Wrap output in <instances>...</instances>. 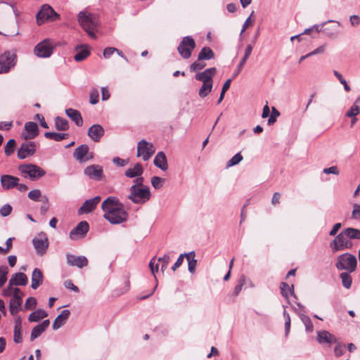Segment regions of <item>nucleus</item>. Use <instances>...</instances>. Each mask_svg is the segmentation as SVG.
<instances>
[{
  "instance_id": "09e8293b",
  "label": "nucleus",
  "mask_w": 360,
  "mask_h": 360,
  "mask_svg": "<svg viewBox=\"0 0 360 360\" xmlns=\"http://www.w3.org/2000/svg\"><path fill=\"white\" fill-rule=\"evenodd\" d=\"M206 64L202 60H196L190 65V70L191 72H197L205 67Z\"/></svg>"
},
{
  "instance_id": "5fc2aeb1",
  "label": "nucleus",
  "mask_w": 360,
  "mask_h": 360,
  "mask_svg": "<svg viewBox=\"0 0 360 360\" xmlns=\"http://www.w3.org/2000/svg\"><path fill=\"white\" fill-rule=\"evenodd\" d=\"M41 201L43 202V205L40 207L41 213L45 214L49 209V198L46 195H44Z\"/></svg>"
},
{
  "instance_id": "6e6552de",
  "label": "nucleus",
  "mask_w": 360,
  "mask_h": 360,
  "mask_svg": "<svg viewBox=\"0 0 360 360\" xmlns=\"http://www.w3.org/2000/svg\"><path fill=\"white\" fill-rule=\"evenodd\" d=\"M155 152V148L152 143L145 139L141 140L137 146V156L141 157L143 160H148Z\"/></svg>"
},
{
  "instance_id": "7c9ffc66",
  "label": "nucleus",
  "mask_w": 360,
  "mask_h": 360,
  "mask_svg": "<svg viewBox=\"0 0 360 360\" xmlns=\"http://www.w3.org/2000/svg\"><path fill=\"white\" fill-rule=\"evenodd\" d=\"M281 293L287 301L289 302V295H292L295 298H297L294 292V285L290 286L287 283L282 282L280 285Z\"/></svg>"
},
{
  "instance_id": "1a4fd4ad",
  "label": "nucleus",
  "mask_w": 360,
  "mask_h": 360,
  "mask_svg": "<svg viewBox=\"0 0 360 360\" xmlns=\"http://www.w3.org/2000/svg\"><path fill=\"white\" fill-rule=\"evenodd\" d=\"M32 244L38 255H44L49 245L46 234L44 232L39 233L37 236L32 239Z\"/></svg>"
},
{
  "instance_id": "a878e982",
  "label": "nucleus",
  "mask_w": 360,
  "mask_h": 360,
  "mask_svg": "<svg viewBox=\"0 0 360 360\" xmlns=\"http://www.w3.org/2000/svg\"><path fill=\"white\" fill-rule=\"evenodd\" d=\"M70 315V311L68 309H64L61 311V313L56 318L55 321L53 323V329L58 330L61 326L65 325L67 320L68 319Z\"/></svg>"
},
{
  "instance_id": "c03bdc74",
  "label": "nucleus",
  "mask_w": 360,
  "mask_h": 360,
  "mask_svg": "<svg viewBox=\"0 0 360 360\" xmlns=\"http://www.w3.org/2000/svg\"><path fill=\"white\" fill-rule=\"evenodd\" d=\"M8 273V269L6 266H0V288L7 281Z\"/></svg>"
},
{
  "instance_id": "cd10ccee",
  "label": "nucleus",
  "mask_w": 360,
  "mask_h": 360,
  "mask_svg": "<svg viewBox=\"0 0 360 360\" xmlns=\"http://www.w3.org/2000/svg\"><path fill=\"white\" fill-rule=\"evenodd\" d=\"M154 165L162 171H166L168 168L167 160L165 154L162 151H160L155 155Z\"/></svg>"
},
{
  "instance_id": "ea45409f",
  "label": "nucleus",
  "mask_w": 360,
  "mask_h": 360,
  "mask_svg": "<svg viewBox=\"0 0 360 360\" xmlns=\"http://www.w3.org/2000/svg\"><path fill=\"white\" fill-rule=\"evenodd\" d=\"M212 86L213 83H202L198 91L199 96L202 98L206 97L212 91Z\"/></svg>"
},
{
  "instance_id": "2eb2a0df",
  "label": "nucleus",
  "mask_w": 360,
  "mask_h": 360,
  "mask_svg": "<svg viewBox=\"0 0 360 360\" xmlns=\"http://www.w3.org/2000/svg\"><path fill=\"white\" fill-rule=\"evenodd\" d=\"M84 173L93 180L102 181L104 179L103 167L98 165H91L86 167Z\"/></svg>"
},
{
  "instance_id": "58836bf2",
  "label": "nucleus",
  "mask_w": 360,
  "mask_h": 360,
  "mask_svg": "<svg viewBox=\"0 0 360 360\" xmlns=\"http://www.w3.org/2000/svg\"><path fill=\"white\" fill-rule=\"evenodd\" d=\"M351 272H342L340 274V277L342 280V285L347 288H350L352 283V276L350 275Z\"/></svg>"
},
{
  "instance_id": "0eeeda50",
  "label": "nucleus",
  "mask_w": 360,
  "mask_h": 360,
  "mask_svg": "<svg viewBox=\"0 0 360 360\" xmlns=\"http://www.w3.org/2000/svg\"><path fill=\"white\" fill-rule=\"evenodd\" d=\"M58 18L59 15L48 4L43 5L37 14V21L39 25L43 24L46 20L54 21Z\"/></svg>"
},
{
  "instance_id": "e433bc0d",
  "label": "nucleus",
  "mask_w": 360,
  "mask_h": 360,
  "mask_svg": "<svg viewBox=\"0 0 360 360\" xmlns=\"http://www.w3.org/2000/svg\"><path fill=\"white\" fill-rule=\"evenodd\" d=\"M44 136L46 139H52L56 141H60L67 139L69 136V134L67 133L45 132Z\"/></svg>"
},
{
  "instance_id": "8fccbe9b",
  "label": "nucleus",
  "mask_w": 360,
  "mask_h": 360,
  "mask_svg": "<svg viewBox=\"0 0 360 360\" xmlns=\"http://www.w3.org/2000/svg\"><path fill=\"white\" fill-rule=\"evenodd\" d=\"M165 179L159 176H153L151 178V184L155 189H160L162 187Z\"/></svg>"
},
{
  "instance_id": "864d4df0",
  "label": "nucleus",
  "mask_w": 360,
  "mask_h": 360,
  "mask_svg": "<svg viewBox=\"0 0 360 360\" xmlns=\"http://www.w3.org/2000/svg\"><path fill=\"white\" fill-rule=\"evenodd\" d=\"M359 106L355 103L347 111L345 115L347 117H354L359 113Z\"/></svg>"
},
{
  "instance_id": "4c0bfd02",
  "label": "nucleus",
  "mask_w": 360,
  "mask_h": 360,
  "mask_svg": "<svg viewBox=\"0 0 360 360\" xmlns=\"http://www.w3.org/2000/svg\"><path fill=\"white\" fill-rule=\"evenodd\" d=\"M297 314L304 325L306 331L308 333L312 332L314 330V326L310 318L302 313H297Z\"/></svg>"
},
{
  "instance_id": "6ab92c4d",
  "label": "nucleus",
  "mask_w": 360,
  "mask_h": 360,
  "mask_svg": "<svg viewBox=\"0 0 360 360\" xmlns=\"http://www.w3.org/2000/svg\"><path fill=\"white\" fill-rule=\"evenodd\" d=\"M105 130L103 127L98 124H95L91 126L89 129L87 134L89 138L95 142H98L103 136Z\"/></svg>"
},
{
  "instance_id": "a211bd4d",
  "label": "nucleus",
  "mask_w": 360,
  "mask_h": 360,
  "mask_svg": "<svg viewBox=\"0 0 360 360\" xmlns=\"http://www.w3.org/2000/svg\"><path fill=\"white\" fill-rule=\"evenodd\" d=\"M67 263L70 266H77L78 268H83L88 265V259L85 256H75L72 254H67Z\"/></svg>"
},
{
  "instance_id": "c9c22d12",
  "label": "nucleus",
  "mask_w": 360,
  "mask_h": 360,
  "mask_svg": "<svg viewBox=\"0 0 360 360\" xmlns=\"http://www.w3.org/2000/svg\"><path fill=\"white\" fill-rule=\"evenodd\" d=\"M55 127L58 131H67L69 129L68 121L60 117L55 118Z\"/></svg>"
},
{
  "instance_id": "b1692460",
  "label": "nucleus",
  "mask_w": 360,
  "mask_h": 360,
  "mask_svg": "<svg viewBox=\"0 0 360 360\" xmlns=\"http://www.w3.org/2000/svg\"><path fill=\"white\" fill-rule=\"evenodd\" d=\"M13 341L16 344L22 342V319L20 316H17L14 319Z\"/></svg>"
},
{
  "instance_id": "603ef678",
  "label": "nucleus",
  "mask_w": 360,
  "mask_h": 360,
  "mask_svg": "<svg viewBox=\"0 0 360 360\" xmlns=\"http://www.w3.org/2000/svg\"><path fill=\"white\" fill-rule=\"evenodd\" d=\"M334 75L337 77L339 82L343 84L345 90L348 92L351 90L350 86L347 84L346 80L342 77V75L336 70L333 71Z\"/></svg>"
},
{
  "instance_id": "473e14b6",
  "label": "nucleus",
  "mask_w": 360,
  "mask_h": 360,
  "mask_svg": "<svg viewBox=\"0 0 360 360\" xmlns=\"http://www.w3.org/2000/svg\"><path fill=\"white\" fill-rule=\"evenodd\" d=\"M48 316V314L46 311L41 309H38L37 310L32 312L28 316V321L30 322H38L41 319H43Z\"/></svg>"
},
{
  "instance_id": "9b49d317",
  "label": "nucleus",
  "mask_w": 360,
  "mask_h": 360,
  "mask_svg": "<svg viewBox=\"0 0 360 360\" xmlns=\"http://www.w3.org/2000/svg\"><path fill=\"white\" fill-rule=\"evenodd\" d=\"M23 295L24 294L20 288H14L13 295L9 301V311L11 315H16L21 309Z\"/></svg>"
},
{
  "instance_id": "39448f33",
  "label": "nucleus",
  "mask_w": 360,
  "mask_h": 360,
  "mask_svg": "<svg viewBox=\"0 0 360 360\" xmlns=\"http://www.w3.org/2000/svg\"><path fill=\"white\" fill-rule=\"evenodd\" d=\"M195 47V42L193 38L191 36H186L183 37L179 43L177 51L183 58L188 59L191 56L192 51Z\"/></svg>"
},
{
  "instance_id": "f257e3e1",
  "label": "nucleus",
  "mask_w": 360,
  "mask_h": 360,
  "mask_svg": "<svg viewBox=\"0 0 360 360\" xmlns=\"http://www.w3.org/2000/svg\"><path fill=\"white\" fill-rule=\"evenodd\" d=\"M101 209L104 212L103 217L112 224H121L128 218V213L116 197L107 198L102 202Z\"/></svg>"
},
{
  "instance_id": "49530a36",
  "label": "nucleus",
  "mask_w": 360,
  "mask_h": 360,
  "mask_svg": "<svg viewBox=\"0 0 360 360\" xmlns=\"http://www.w3.org/2000/svg\"><path fill=\"white\" fill-rule=\"evenodd\" d=\"M243 158L240 153H236L233 155L227 162L226 167H230L238 165L240 162L243 160Z\"/></svg>"
},
{
  "instance_id": "13d9d810",
  "label": "nucleus",
  "mask_w": 360,
  "mask_h": 360,
  "mask_svg": "<svg viewBox=\"0 0 360 360\" xmlns=\"http://www.w3.org/2000/svg\"><path fill=\"white\" fill-rule=\"evenodd\" d=\"M12 212V207L9 204H6L0 208V214L2 217L8 216Z\"/></svg>"
},
{
  "instance_id": "f03ea898",
  "label": "nucleus",
  "mask_w": 360,
  "mask_h": 360,
  "mask_svg": "<svg viewBox=\"0 0 360 360\" xmlns=\"http://www.w3.org/2000/svg\"><path fill=\"white\" fill-rule=\"evenodd\" d=\"M78 21L79 25L91 38H96L94 31L98 26V20L95 15L81 11L78 14Z\"/></svg>"
},
{
  "instance_id": "f3484780",
  "label": "nucleus",
  "mask_w": 360,
  "mask_h": 360,
  "mask_svg": "<svg viewBox=\"0 0 360 360\" xmlns=\"http://www.w3.org/2000/svg\"><path fill=\"white\" fill-rule=\"evenodd\" d=\"M101 200V196L98 195L93 198L85 200L82 205L78 209V214L82 215L93 212L96 208Z\"/></svg>"
},
{
  "instance_id": "bb28decb",
  "label": "nucleus",
  "mask_w": 360,
  "mask_h": 360,
  "mask_svg": "<svg viewBox=\"0 0 360 360\" xmlns=\"http://www.w3.org/2000/svg\"><path fill=\"white\" fill-rule=\"evenodd\" d=\"M44 281V275L42 271L38 269L35 268L32 274V284L31 288L34 290L37 289Z\"/></svg>"
},
{
  "instance_id": "9d476101",
  "label": "nucleus",
  "mask_w": 360,
  "mask_h": 360,
  "mask_svg": "<svg viewBox=\"0 0 360 360\" xmlns=\"http://www.w3.org/2000/svg\"><path fill=\"white\" fill-rule=\"evenodd\" d=\"M347 238L348 237L346 236L345 230L337 235L330 244L333 252L351 248L352 243L351 241L347 240Z\"/></svg>"
},
{
  "instance_id": "2f4dec72",
  "label": "nucleus",
  "mask_w": 360,
  "mask_h": 360,
  "mask_svg": "<svg viewBox=\"0 0 360 360\" xmlns=\"http://www.w3.org/2000/svg\"><path fill=\"white\" fill-rule=\"evenodd\" d=\"M143 172L142 165L136 163L133 168H129L125 172V176L129 178L140 176Z\"/></svg>"
},
{
  "instance_id": "4468645a",
  "label": "nucleus",
  "mask_w": 360,
  "mask_h": 360,
  "mask_svg": "<svg viewBox=\"0 0 360 360\" xmlns=\"http://www.w3.org/2000/svg\"><path fill=\"white\" fill-rule=\"evenodd\" d=\"M37 150L36 143L34 141L24 142L18 150V158L20 160L33 155Z\"/></svg>"
},
{
  "instance_id": "5701e85b",
  "label": "nucleus",
  "mask_w": 360,
  "mask_h": 360,
  "mask_svg": "<svg viewBox=\"0 0 360 360\" xmlns=\"http://www.w3.org/2000/svg\"><path fill=\"white\" fill-rule=\"evenodd\" d=\"M317 341L320 344L338 343L336 337L327 330H320L317 333Z\"/></svg>"
},
{
  "instance_id": "79ce46f5",
  "label": "nucleus",
  "mask_w": 360,
  "mask_h": 360,
  "mask_svg": "<svg viewBox=\"0 0 360 360\" xmlns=\"http://www.w3.org/2000/svg\"><path fill=\"white\" fill-rule=\"evenodd\" d=\"M16 146L15 141L14 139H10L4 147V152L7 156L12 155L15 150Z\"/></svg>"
},
{
  "instance_id": "f704fd0d",
  "label": "nucleus",
  "mask_w": 360,
  "mask_h": 360,
  "mask_svg": "<svg viewBox=\"0 0 360 360\" xmlns=\"http://www.w3.org/2000/svg\"><path fill=\"white\" fill-rule=\"evenodd\" d=\"M198 60H210L214 58V53L207 46L203 47L198 54Z\"/></svg>"
},
{
  "instance_id": "6e6d98bb",
  "label": "nucleus",
  "mask_w": 360,
  "mask_h": 360,
  "mask_svg": "<svg viewBox=\"0 0 360 360\" xmlns=\"http://www.w3.org/2000/svg\"><path fill=\"white\" fill-rule=\"evenodd\" d=\"M99 93L97 89H94L91 91L89 96V102L92 105H95L98 102Z\"/></svg>"
},
{
  "instance_id": "338daca9",
  "label": "nucleus",
  "mask_w": 360,
  "mask_h": 360,
  "mask_svg": "<svg viewBox=\"0 0 360 360\" xmlns=\"http://www.w3.org/2000/svg\"><path fill=\"white\" fill-rule=\"evenodd\" d=\"M246 60L245 58H242L240 63L238 64V65L237 66L236 69L235 70L234 72L233 73V75H232V78H236L238 74L240 72L242 68H243V66L244 65V64L246 63Z\"/></svg>"
},
{
  "instance_id": "a19ab883",
  "label": "nucleus",
  "mask_w": 360,
  "mask_h": 360,
  "mask_svg": "<svg viewBox=\"0 0 360 360\" xmlns=\"http://www.w3.org/2000/svg\"><path fill=\"white\" fill-rule=\"evenodd\" d=\"M345 231L348 238L360 240V230L354 228H347Z\"/></svg>"
},
{
  "instance_id": "69168bd1",
  "label": "nucleus",
  "mask_w": 360,
  "mask_h": 360,
  "mask_svg": "<svg viewBox=\"0 0 360 360\" xmlns=\"http://www.w3.org/2000/svg\"><path fill=\"white\" fill-rule=\"evenodd\" d=\"M323 172L324 174H333L338 175L340 173L339 169H338V167H336V166H332V167H330L328 168H325V169H323Z\"/></svg>"
},
{
  "instance_id": "4be33fe9",
  "label": "nucleus",
  "mask_w": 360,
  "mask_h": 360,
  "mask_svg": "<svg viewBox=\"0 0 360 360\" xmlns=\"http://www.w3.org/2000/svg\"><path fill=\"white\" fill-rule=\"evenodd\" d=\"M20 179L9 174H4L1 176V184L4 190H10L15 188Z\"/></svg>"
},
{
  "instance_id": "aec40b11",
  "label": "nucleus",
  "mask_w": 360,
  "mask_h": 360,
  "mask_svg": "<svg viewBox=\"0 0 360 360\" xmlns=\"http://www.w3.org/2000/svg\"><path fill=\"white\" fill-rule=\"evenodd\" d=\"M217 72L215 68H207L203 72H198L195 78L198 81L202 82V83H213V77Z\"/></svg>"
},
{
  "instance_id": "e2e57ef3",
  "label": "nucleus",
  "mask_w": 360,
  "mask_h": 360,
  "mask_svg": "<svg viewBox=\"0 0 360 360\" xmlns=\"http://www.w3.org/2000/svg\"><path fill=\"white\" fill-rule=\"evenodd\" d=\"M14 285L10 284V281L8 282V285L7 287L3 290L2 291V295L4 297H10L13 295V290L15 288H13Z\"/></svg>"
},
{
  "instance_id": "393cba45",
  "label": "nucleus",
  "mask_w": 360,
  "mask_h": 360,
  "mask_svg": "<svg viewBox=\"0 0 360 360\" xmlns=\"http://www.w3.org/2000/svg\"><path fill=\"white\" fill-rule=\"evenodd\" d=\"M89 150V147L86 144H82L78 146L73 153V157L79 162H83L92 158H86Z\"/></svg>"
},
{
  "instance_id": "37998d69",
  "label": "nucleus",
  "mask_w": 360,
  "mask_h": 360,
  "mask_svg": "<svg viewBox=\"0 0 360 360\" xmlns=\"http://www.w3.org/2000/svg\"><path fill=\"white\" fill-rule=\"evenodd\" d=\"M28 198L35 202H39L41 200L42 195L41 192L39 189H34L30 191L27 194Z\"/></svg>"
},
{
  "instance_id": "c85d7f7f",
  "label": "nucleus",
  "mask_w": 360,
  "mask_h": 360,
  "mask_svg": "<svg viewBox=\"0 0 360 360\" xmlns=\"http://www.w3.org/2000/svg\"><path fill=\"white\" fill-rule=\"evenodd\" d=\"M65 113L77 127H82L83 124V119L79 111L73 108H68Z\"/></svg>"
},
{
  "instance_id": "4d7b16f0",
  "label": "nucleus",
  "mask_w": 360,
  "mask_h": 360,
  "mask_svg": "<svg viewBox=\"0 0 360 360\" xmlns=\"http://www.w3.org/2000/svg\"><path fill=\"white\" fill-rule=\"evenodd\" d=\"M280 115V112L274 108H272L271 115L268 120V124L271 125L276 121V117Z\"/></svg>"
},
{
  "instance_id": "de8ad7c7",
  "label": "nucleus",
  "mask_w": 360,
  "mask_h": 360,
  "mask_svg": "<svg viewBox=\"0 0 360 360\" xmlns=\"http://www.w3.org/2000/svg\"><path fill=\"white\" fill-rule=\"evenodd\" d=\"M245 283V276L242 275L238 281V284L235 286L233 290V294L235 296H237L241 291L243 286Z\"/></svg>"
},
{
  "instance_id": "680f3d73",
  "label": "nucleus",
  "mask_w": 360,
  "mask_h": 360,
  "mask_svg": "<svg viewBox=\"0 0 360 360\" xmlns=\"http://www.w3.org/2000/svg\"><path fill=\"white\" fill-rule=\"evenodd\" d=\"M335 355L338 357L341 356L345 353V345L338 343L334 349Z\"/></svg>"
},
{
  "instance_id": "c756f323",
  "label": "nucleus",
  "mask_w": 360,
  "mask_h": 360,
  "mask_svg": "<svg viewBox=\"0 0 360 360\" xmlns=\"http://www.w3.org/2000/svg\"><path fill=\"white\" fill-rule=\"evenodd\" d=\"M10 284L14 285H26L28 281L25 274L22 272L15 273L10 278Z\"/></svg>"
},
{
  "instance_id": "dca6fc26",
  "label": "nucleus",
  "mask_w": 360,
  "mask_h": 360,
  "mask_svg": "<svg viewBox=\"0 0 360 360\" xmlns=\"http://www.w3.org/2000/svg\"><path fill=\"white\" fill-rule=\"evenodd\" d=\"M89 230V225L87 221H82L71 230L70 238L72 240H76L79 238H84Z\"/></svg>"
},
{
  "instance_id": "3c124183",
  "label": "nucleus",
  "mask_w": 360,
  "mask_h": 360,
  "mask_svg": "<svg viewBox=\"0 0 360 360\" xmlns=\"http://www.w3.org/2000/svg\"><path fill=\"white\" fill-rule=\"evenodd\" d=\"M37 304V300L33 297H30L26 300L24 308L25 310L33 309L36 307Z\"/></svg>"
},
{
  "instance_id": "423d86ee",
  "label": "nucleus",
  "mask_w": 360,
  "mask_h": 360,
  "mask_svg": "<svg viewBox=\"0 0 360 360\" xmlns=\"http://www.w3.org/2000/svg\"><path fill=\"white\" fill-rule=\"evenodd\" d=\"M17 56L15 53L6 51L0 56V74L8 72L16 65Z\"/></svg>"
},
{
  "instance_id": "bf43d9fd",
  "label": "nucleus",
  "mask_w": 360,
  "mask_h": 360,
  "mask_svg": "<svg viewBox=\"0 0 360 360\" xmlns=\"http://www.w3.org/2000/svg\"><path fill=\"white\" fill-rule=\"evenodd\" d=\"M352 217L354 219H360V205L354 204L353 205V210L352 212Z\"/></svg>"
},
{
  "instance_id": "052dcab7",
  "label": "nucleus",
  "mask_w": 360,
  "mask_h": 360,
  "mask_svg": "<svg viewBox=\"0 0 360 360\" xmlns=\"http://www.w3.org/2000/svg\"><path fill=\"white\" fill-rule=\"evenodd\" d=\"M170 257L168 255H165L163 257L158 258V262H162L161 269L162 271H164L167 267V264L169 262Z\"/></svg>"
},
{
  "instance_id": "774afa93",
  "label": "nucleus",
  "mask_w": 360,
  "mask_h": 360,
  "mask_svg": "<svg viewBox=\"0 0 360 360\" xmlns=\"http://www.w3.org/2000/svg\"><path fill=\"white\" fill-rule=\"evenodd\" d=\"M64 285L65 288L72 290L75 292H78L79 291V288L74 285V283L70 280H67L64 283Z\"/></svg>"
},
{
  "instance_id": "f8f14e48",
  "label": "nucleus",
  "mask_w": 360,
  "mask_h": 360,
  "mask_svg": "<svg viewBox=\"0 0 360 360\" xmlns=\"http://www.w3.org/2000/svg\"><path fill=\"white\" fill-rule=\"evenodd\" d=\"M18 169L22 174H27L31 179H39L46 174L44 169L33 164L21 165Z\"/></svg>"
},
{
  "instance_id": "a18cd8bd",
  "label": "nucleus",
  "mask_w": 360,
  "mask_h": 360,
  "mask_svg": "<svg viewBox=\"0 0 360 360\" xmlns=\"http://www.w3.org/2000/svg\"><path fill=\"white\" fill-rule=\"evenodd\" d=\"M45 330L41 327V326L37 325L34 326L30 334V340L34 341L35 339L39 338Z\"/></svg>"
},
{
  "instance_id": "ddd939ff",
  "label": "nucleus",
  "mask_w": 360,
  "mask_h": 360,
  "mask_svg": "<svg viewBox=\"0 0 360 360\" xmlns=\"http://www.w3.org/2000/svg\"><path fill=\"white\" fill-rule=\"evenodd\" d=\"M53 46L50 39H46L37 44L34 48V53L40 58H48L51 56Z\"/></svg>"
},
{
  "instance_id": "0e129e2a",
  "label": "nucleus",
  "mask_w": 360,
  "mask_h": 360,
  "mask_svg": "<svg viewBox=\"0 0 360 360\" xmlns=\"http://www.w3.org/2000/svg\"><path fill=\"white\" fill-rule=\"evenodd\" d=\"M197 260L195 258L189 259L188 260V269L191 274L195 272Z\"/></svg>"
},
{
  "instance_id": "412c9836",
  "label": "nucleus",
  "mask_w": 360,
  "mask_h": 360,
  "mask_svg": "<svg viewBox=\"0 0 360 360\" xmlns=\"http://www.w3.org/2000/svg\"><path fill=\"white\" fill-rule=\"evenodd\" d=\"M25 130V133H23L22 136L25 140L33 139L39 134L38 125L34 122H26Z\"/></svg>"
},
{
  "instance_id": "7ed1b4c3",
  "label": "nucleus",
  "mask_w": 360,
  "mask_h": 360,
  "mask_svg": "<svg viewBox=\"0 0 360 360\" xmlns=\"http://www.w3.org/2000/svg\"><path fill=\"white\" fill-rule=\"evenodd\" d=\"M129 195L128 199L136 204H142L147 202L150 198V191L148 186H145L142 188L136 186H131L129 188Z\"/></svg>"
},
{
  "instance_id": "72a5a7b5",
  "label": "nucleus",
  "mask_w": 360,
  "mask_h": 360,
  "mask_svg": "<svg viewBox=\"0 0 360 360\" xmlns=\"http://www.w3.org/2000/svg\"><path fill=\"white\" fill-rule=\"evenodd\" d=\"M77 53H75L74 58L76 61L80 62L87 58L90 52L85 46H77L76 48Z\"/></svg>"
},
{
  "instance_id": "20e7f679",
  "label": "nucleus",
  "mask_w": 360,
  "mask_h": 360,
  "mask_svg": "<svg viewBox=\"0 0 360 360\" xmlns=\"http://www.w3.org/2000/svg\"><path fill=\"white\" fill-rule=\"evenodd\" d=\"M356 265V257L350 253H344L338 256L335 263V266L338 270H347L349 272H354Z\"/></svg>"
}]
</instances>
